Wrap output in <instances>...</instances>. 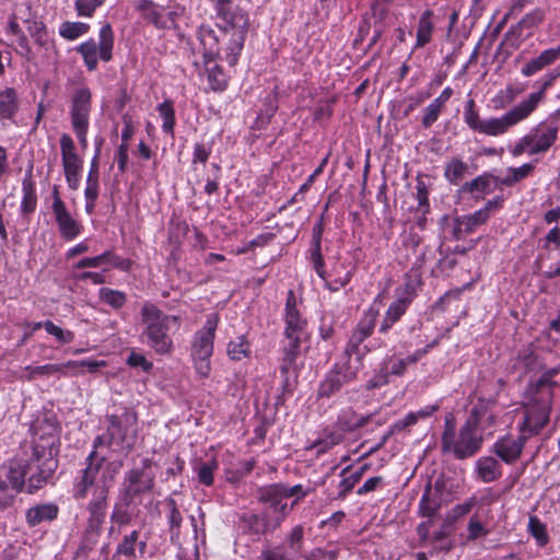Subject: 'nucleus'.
I'll use <instances>...</instances> for the list:
<instances>
[{
  "instance_id": "nucleus-7",
  "label": "nucleus",
  "mask_w": 560,
  "mask_h": 560,
  "mask_svg": "<svg viewBox=\"0 0 560 560\" xmlns=\"http://www.w3.org/2000/svg\"><path fill=\"white\" fill-rule=\"evenodd\" d=\"M542 98L541 92L532 93L526 100L514 106L501 117L483 119L479 133L498 137L511 127L528 117Z\"/></svg>"
},
{
  "instance_id": "nucleus-18",
  "label": "nucleus",
  "mask_w": 560,
  "mask_h": 560,
  "mask_svg": "<svg viewBox=\"0 0 560 560\" xmlns=\"http://www.w3.org/2000/svg\"><path fill=\"white\" fill-rule=\"evenodd\" d=\"M287 341L281 347L280 373L283 393L292 392L291 372L296 371V359L300 354L301 336H284Z\"/></svg>"
},
{
  "instance_id": "nucleus-42",
  "label": "nucleus",
  "mask_w": 560,
  "mask_h": 560,
  "mask_svg": "<svg viewBox=\"0 0 560 560\" xmlns=\"http://www.w3.org/2000/svg\"><path fill=\"white\" fill-rule=\"evenodd\" d=\"M22 192L23 197L20 206L21 211L23 213L34 212L37 206V196L34 184L28 179H24L22 183Z\"/></svg>"
},
{
  "instance_id": "nucleus-56",
  "label": "nucleus",
  "mask_w": 560,
  "mask_h": 560,
  "mask_svg": "<svg viewBox=\"0 0 560 560\" xmlns=\"http://www.w3.org/2000/svg\"><path fill=\"white\" fill-rule=\"evenodd\" d=\"M551 142H518L512 150L514 156L521 155L523 152L528 151L529 154L545 152L549 149Z\"/></svg>"
},
{
  "instance_id": "nucleus-59",
  "label": "nucleus",
  "mask_w": 560,
  "mask_h": 560,
  "mask_svg": "<svg viewBox=\"0 0 560 560\" xmlns=\"http://www.w3.org/2000/svg\"><path fill=\"white\" fill-rule=\"evenodd\" d=\"M464 120L475 131H480L482 119L479 118L478 113L475 110V102L469 100L465 105Z\"/></svg>"
},
{
  "instance_id": "nucleus-17",
  "label": "nucleus",
  "mask_w": 560,
  "mask_h": 560,
  "mask_svg": "<svg viewBox=\"0 0 560 560\" xmlns=\"http://www.w3.org/2000/svg\"><path fill=\"white\" fill-rule=\"evenodd\" d=\"M91 109V91L88 88L79 89L72 98L71 121L75 136L83 140L89 127Z\"/></svg>"
},
{
  "instance_id": "nucleus-35",
  "label": "nucleus",
  "mask_w": 560,
  "mask_h": 560,
  "mask_svg": "<svg viewBox=\"0 0 560 560\" xmlns=\"http://www.w3.org/2000/svg\"><path fill=\"white\" fill-rule=\"evenodd\" d=\"M139 548L140 552L143 553L147 548L145 541H139V532L132 530L130 534L125 535L121 541L117 545L116 555L124 556L126 558H136V550Z\"/></svg>"
},
{
  "instance_id": "nucleus-43",
  "label": "nucleus",
  "mask_w": 560,
  "mask_h": 560,
  "mask_svg": "<svg viewBox=\"0 0 560 560\" xmlns=\"http://www.w3.org/2000/svg\"><path fill=\"white\" fill-rule=\"evenodd\" d=\"M159 116L162 119V128L165 137H172L175 125V112L171 101H165L158 106Z\"/></svg>"
},
{
  "instance_id": "nucleus-57",
  "label": "nucleus",
  "mask_w": 560,
  "mask_h": 560,
  "mask_svg": "<svg viewBox=\"0 0 560 560\" xmlns=\"http://www.w3.org/2000/svg\"><path fill=\"white\" fill-rule=\"evenodd\" d=\"M30 35L34 38L35 43L39 46H47L49 43V34L46 26L38 21L30 22L27 26Z\"/></svg>"
},
{
  "instance_id": "nucleus-55",
  "label": "nucleus",
  "mask_w": 560,
  "mask_h": 560,
  "mask_svg": "<svg viewBox=\"0 0 560 560\" xmlns=\"http://www.w3.org/2000/svg\"><path fill=\"white\" fill-rule=\"evenodd\" d=\"M67 369L66 363L60 364H44L39 366H26L25 371L30 372V378L35 377L36 375H50V374H62L66 375L65 370Z\"/></svg>"
},
{
  "instance_id": "nucleus-23",
  "label": "nucleus",
  "mask_w": 560,
  "mask_h": 560,
  "mask_svg": "<svg viewBox=\"0 0 560 560\" xmlns=\"http://www.w3.org/2000/svg\"><path fill=\"white\" fill-rule=\"evenodd\" d=\"M284 336H301L303 335L307 322L302 317L298 307L296 298L293 291H289L284 308Z\"/></svg>"
},
{
  "instance_id": "nucleus-48",
  "label": "nucleus",
  "mask_w": 560,
  "mask_h": 560,
  "mask_svg": "<svg viewBox=\"0 0 560 560\" xmlns=\"http://www.w3.org/2000/svg\"><path fill=\"white\" fill-rule=\"evenodd\" d=\"M98 178H93L91 176L86 177V185L84 189V198H85V211L89 214L94 212L96 200L98 198Z\"/></svg>"
},
{
  "instance_id": "nucleus-20",
  "label": "nucleus",
  "mask_w": 560,
  "mask_h": 560,
  "mask_svg": "<svg viewBox=\"0 0 560 560\" xmlns=\"http://www.w3.org/2000/svg\"><path fill=\"white\" fill-rule=\"evenodd\" d=\"M62 165L68 186L75 190L80 186L83 158L74 142H61Z\"/></svg>"
},
{
  "instance_id": "nucleus-45",
  "label": "nucleus",
  "mask_w": 560,
  "mask_h": 560,
  "mask_svg": "<svg viewBox=\"0 0 560 560\" xmlns=\"http://www.w3.org/2000/svg\"><path fill=\"white\" fill-rule=\"evenodd\" d=\"M250 354V347L245 336H240L228 345V355L231 360L240 361L248 358Z\"/></svg>"
},
{
  "instance_id": "nucleus-50",
  "label": "nucleus",
  "mask_w": 560,
  "mask_h": 560,
  "mask_svg": "<svg viewBox=\"0 0 560 560\" xmlns=\"http://www.w3.org/2000/svg\"><path fill=\"white\" fill-rule=\"evenodd\" d=\"M165 505L167 508V521L171 533L178 535L183 522V516L177 508L176 501L172 498H167L165 500Z\"/></svg>"
},
{
  "instance_id": "nucleus-44",
  "label": "nucleus",
  "mask_w": 560,
  "mask_h": 560,
  "mask_svg": "<svg viewBox=\"0 0 560 560\" xmlns=\"http://www.w3.org/2000/svg\"><path fill=\"white\" fill-rule=\"evenodd\" d=\"M342 440L343 435L341 433L327 432L323 438L315 441L310 448L315 450L317 455H322L340 444Z\"/></svg>"
},
{
  "instance_id": "nucleus-60",
  "label": "nucleus",
  "mask_w": 560,
  "mask_h": 560,
  "mask_svg": "<svg viewBox=\"0 0 560 560\" xmlns=\"http://www.w3.org/2000/svg\"><path fill=\"white\" fill-rule=\"evenodd\" d=\"M349 467H346L341 471L342 479L340 480L338 485V500H343L347 498V495L353 490V488L357 486L358 481L355 480L357 477H352L351 475L346 476L348 472Z\"/></svg>"
},
{
  "instance_id": "nucleus-1",
  "label": "nucleus",
  "mask_w": 560,
  "mask_h": 560,
  "mask_svg": "<svg viewBox=\"0 0 560 560\" xmlns=\"http://www.w3.org/2000/svg\"><path fill=\"white\" fill-rule=\"evenodd\" d=\"M58 439L56 434L49 433L34 442L28 458L16 459L8 466H2L0 474L8 481L9 489L13 490V495L15 497L25 485L28 493L44 487L58 467Z\"/></svg>"
},
{
  "instance_id": "nucleus-10",
  "label": "nucleus",
  "mask_w": 560,
  "mask_h": 560,
  "mask_svg": "<svg viewBox=\"0 0 560 560\" xmlns=\"http://www.w3.org/2000/svg\"><path fill=\"white\" fill-rule=\"evenodd\" d=\"M523 408L524 417L518 423L520 433L528 439L538 435L550 421L551 396L533 398Z\"/></svg>"
},
{
  "instance_id": "nucleus-14",
  "label": "nucleus",
  "mask_w": 560,
  "mask_h": 560,
  "mask_svg": "<svg viewBox=\"0 0 560 560\" xmlns=\"http://www.w3.org/2000/svg\"><path fill=\"white\" fill-rule=\"evenodd\" d=\"M258 500L265 505L264 512L271 513V517L279 520L280 525H282L290 510L296 503V501H294L291 508H289L287 503L288 492L284 490V485L281 483H273L260 488Z\"/></svg>"
},
{
  "instance_id": "nucleus-58",
  "label": "nucleus",
  "mask_w": 560,
  "mask_h": 560,
  "mask_svg": "<svg viewBox=\"0 0 560 560\" xmlns=\"http://www.w3.org/2000/svg\"><path fill=\"white\" fill-rule=\"evenodd\" d=\"M125 501L122 503H116L110 514V522L118 526H125L131 521V513L128 510Z\"/></svg>"
},
{
  "instance_id": "nucleus-22",
  "label": "nucleus",
  "mask_w": 560,
  "mask_h": 560,
  "mask_svg": "<svg viewBox=\"0 0 560 560\" xmlns=\"http://www.w3.org/2000/svg\"><path fill=\"white\" fill-rule=\"evenodd\" d=\"M528 441L524 434L520 433L518 438H514L512 435H505L499 439L493 444V452L506 464H513L516 462L523 448Z\"/></svg>"
},
{
  "instance_id": "nucleus-39",
  "label": "nucleus",
  "mask_w": 560,
  "mask_h": 560,
  "mask_svg": "<svg viewBox=\"0 0 560 560\" xmlns=\"http://www.w3.org/2000/svg\"><path fill=\"white\" fill-rule=\"evenodd\" d=\"M18 95L14 89L0 90V118L11 119L18 112Z\"/></svg>"
},
{
  "instance_id": "nucleus-13",
  "label": "nucleus",
  "mask_w": 560,
  "mask_h": 560,
  "mask_svg": "<svg viewBox=\"0 0 560 560\" xmlns=\"http://www.w3.org/2000/svg\"><path fill=\"white\" fill-rule=\"evenodd\" d=\"M304 545L303 525L293 526L287 534L282 546L264 548L258 560H302Z\"/></svg>"
},
{
  "instance_id": "nucleus-2",
  "label": "nucleus",
  "mask_w": 560,
  "mask_h": 560,
  "mask_svg": "<svg viewBox=\"0 0 560 560\" xmlns=\"http://www.w3.org/2000/svg\"><path fill=\"white\" fill-rule=\"evenodd\" d=\"M141 320L143 342L158 354H171L174 341L168 331L172 327H180L179 316L164 314L155 304L145 302L141 307Z\"/></svg>"
},
{
  "instance_id": "nucleus-16",
  "label": "nucleus",
  "mask_w": 560,
  "mask_h": 560,
  "mask_svg": "<svg viewBox=\"0 0 560 560\" xmlns=\"http://www.w3.org/2000/svg\"><path fill=\"white\" fill-rule=\"evenodd\" d=\"M52 212L58 225L60 236L66 241H73L81 235L82 224L68 211L66 203L59 196L57 187L52 190Z\"/></svg>"
},
{
  "instance_id": "nucleus-9",
  "label": "nucleus",
  "mask_w": 560,
  "mask_h": 560,
  "mask_svg": "<svg viewBox=\"0 0 560 560\" xmlns=\"http://www.w3.org/2000/svg\"><path fill=\"white\" fill-rule=\"evenodd\" d=\"M223 19L224 40H229V46L225 48V59L230 66H235L244 46L248 30V18L244 12L237 10L225 12Z\"/></svg>"
},
{
  "instance_id": "nucleus-30",
  "label": "nucleus",
  "mask_w": 560,
  "mask_h": 560,
  "mask_svg": "<svg viewBox=\"0 0 560 560\" xmlns=\"http://www.w3.org/2000/svg\"><path fill=\"white\" fill-rule=\"evenodd\" d=\"M500 176H494L491 173L485 172L470 182L462 186V191L475 195L476 198H483L485 195L493 191L492 185L497 186V179Z\"/></svg>"
},
{
  "instance_id": "nucleus-63",
  "label": "nucleus",
  "mask_w": 560,
  "mask_h": 560,
  "mask_svg": "<svg viewBox=\"0 0 560 560\" xmlns=\"http://www.w3.org/2000/svg\"><path fill=\"white\" fill-rule=\"evenodd\" d=\"M542 21V13L540 11H535L533 13L527 14L518 25L513 30V32L520 31L522 33L523 30H527L525 36L530 34L532 28L539 24Z\"/></svg>"
},
{
  "instance_id": "nucleus-5",
  "label": "nucleus",
  "mask_w": 560,
  "mask_h": 560,
  "mask_svg": "<svg viewBox=\"0 0 560 560\" xmlns=\"http://www.w3.org/2000/svg\"><path fill=\"white\" fill-rule=\"evenodd\" d=\"M482 435L472 424L466 420L456 432L454 419L445 418L444 431L442 434L441 445L444 453H451L457 459H465L477 454L482 446Z\"/></svg>"
},
{
  "instance_id": "nucleus-40",
  "label": "nucleus",
  "mask_w": 560,
  "mask_h": 560,
  "mask_svg": "<svg viewBox=\"0 0 560 560\" xmlns=\"http://www.w3.org/2000/svg\"><path fill=\"white\" fill-rule=\"evenodd\" d=\"M371 416H361L352 409L343 410L338 417V425L343 431H354L366 425L370 422Z\"/></svg>"
},
{
  "instance_id": "nucleus-19",
  "label": "nucleus",
  "mask_w": 560,
  "mask_h": 560,
  "mask_svg": "<svg viewBox=\"0 0 560 560\" xmlns=\"http://www.w3.org/2000/svg\"><path fill=\"white\" fill-rule=\"evenodd\" d=\"M501 201L502 200L500 198L488 200L483 208L475 211L474 213L456 218L454 224L456 238H459L460 234H469L479 225L485 224L491 213L501 207Z\"/></svg>"
},
{
  "instance_id": "nucleus-62",
  "label": "nucleus",
  "mask_w": 560,
  "mask_h": 560,
  "mask_svg": "<svg viewBox=\"0 0 560 560\" xmlns=\"http://www.w3.org/2000/svg\"><path fill=\"white\" fill-rule=\"evenodd\" d=\"M439 509V504L430 499V488L425 490L419 502V514L424 517H431Z\"/></svg>"
},
{
  "instance_id": "nucleus-25",
  "label": "nucleus",
  "mask_w": 560,
  "mask_h": 560,
  "mask_svg": "<svg viewBox=\"0 0 560 560\" xmlns=\"http://www.w3.org/2000/svg\"><path fill=\"white\" fill-rule=\"evenodd\" d=\"M354 269V267H349L346 262L337 261L328 272L325 270V278L320 279L329 291L336 292L351 281Z\"/></svg>"
},
{
  "instance_id": "nucleus-46",
  "label": "nucleus",
  "mask_w": 560,
  "mask_h": 560,
  "mask_svg": "<svg viewBox=\"0 0 560 560\" xmlns=\"http://www.w3.org/2000/svg\"><path fill=\"white\" fill-rule=\"evenodd\" d=\"M218 469V463L215 459H211L205 463H200L195 467L198 481L207 487L213 485V474Z\"/></svg>"
},
{
  "instance_id": "nucleus-27",
  "label": "nucleus",
  "mask_w": 560,
  "mask_h": 560,
  "mask_svg": "<svg viewBox=\"0 0 560 560\" xmlns=\"http://www.w3.org/2000/svg\"><path fill=\"white\" fill-rule=\"evenodd\" d=\"M108 509V495L105 488H97L86 505V522L104 525Z\"/></svg>"
},
{
  "instance_id": "nucleus-15",
  "label": "nucleus",
  "mask_w": 560,
  "mask_h": 560,
  "mask_svg": "<svg viewBox=\"0 0 560 560\" xmlns=\"http://www.w3.org/2000/svg\"><path fill=\"white\" fill-rule=\"evenodd\" d=\"M467 420L477 431L491 434L492 429L495 428L499 422L497 400L493 398H479L472 406Z\"/></svg>"
},
{
  "instance_id": "nucleus-33",
  "label": "nucleus",
  "mask_w": 560,
  "mask_h": 560,
  "mask_svg": "<svg viewBox=\"0 0 560 560\" xmlns=\"http://www.w3.org/2000/svg\"><path fill=\"white\" fill-rule=\"evenodd\" d=\"M558 59H560V46L541 51L538 57L528 61L521 72L524 77H530Z\"/></svg>"
},
{
  "instance_id": "nucleus-12",
  "label": "nucleus",
  "mask_w": 560,
  "mask_h": 560,
  "mask_svg": "<svg viewBox=\"0 0 560 560\" xmlns=\"http://www.w3.org/2000/svg\"><path fill=\"white\" fill-rule=\"evenodd\" d=\"M114 47V32L109 24L101 27L98 34V43L94 39L82 43L78 50L82 55L85 66L89 70H95L101 60L107 62L112 59V51Z\"/></svg>"
},
{
  "instance_id": "nucleus-3",
  "label": "nucleus",
  "mask_w": 560,
  "mask_h": 560,
  "mask_svg": "<svg viewBox=\"0 0 560 560\" xmlns=\"http://www.w3.org/2000/svg\"><path fill=\"white\" fill-rule=\"evenodd\" d=\"M96 450L93 447L85 459V468L80 470L75 478L72 489L75 500L85 499L89 492L93 495L97 488H105L106 495H108L113 480L118 472L119 466L115 463H107L105 457L97 458Z\"/></svg>"
},
{
  "instance_id": "nucleus-51",
  "label": "nucleus",
  "mask_w": 560,
  "mask_h": 560,
  "mask_svg": "<svg viewBox=\"0 0 560 560\" xmlns=\"http://www.w3.org/2000/svg\"><path fill=\"white\" fill-rule=\"evenodd\" d=\"M467 164L459 160H452L445 167V177L452 184H458L467 172Z\"/></svg>"
},
{
  "instance_id": "nucleus-53",
  "label": "nucleus",
  "mask_w": 560,
  "mask_h": 560,
  "mask_svg": "<svg viewBox=\"0 0 560 560\" xmlns=\"http://www.w3.org/2000/svg\"><path fill=\"white\" fill-rule=\"evenodd\" d=\"M528 530L536 539L538 546L544 547L547 545L549 537L545 524H542L537 516H530L528 521Z\"/></svg>"
},
{
  "instance_id": "nucleus-54",
  "label": "nucleus",
  "mask_w": 560,
  "mask_h": 560,
  "mask_svg": "<svg viewBox=\"0 0 560 560\" xmlns=\"http://www.w3.org/2000/svg\"><path fill=\"white\" fill-rule=\"evenodd\" d=\"M43 327L45 328L48 335L54 336L60 343H70L74 339L73 331L62 329L61 327L54 324L51 320H45L43 323Z\"/></svg>"
},
{
  "instance_id": "nucleus-26",
  "label": "nucleus",
  "mask_w": 560,
  "mask_h": 560,
  "mask_svg": "<svg viewBox=\"0 0 560 560\" xmlns=\"http://www.w3.org/2000/svg\"><path fill=\"white\" fill-rule=\"evenodd\" d=\"M242 520L246 526V530L254 535H266L268 533H273L281 526L279 524V520H273L271 517V513L264 511L260 513L246 515Z\"/></svg>"
},
{
  "instance_id": "nucleus-41",
  "label": "nucleus",
  "mask_w": 560,
  "mask_h": 560,
  "mask_svg": "<svg viewBox=\"0 0 560 560\" xmlns=\"http://www.w3.org/2000/svg\"><path fill=\"white\" fill-rule=\"evenodd\" d=\"M407 308L408 306L405 305V302L397 300L392 302L380 326V332L386 334L392 328V326L401 318V316L406 313Z\"/></svg>"
},
{
  "instance_id": "nucleus-47",
  "label": "nucleus",
  "mask_w": 560,
  "mask_h": 560,
  "mask_svg": "<svg viewBox=\"0 0 560 560\" xmlns=\"http://www.w3.org/2000/svg\"><path fill=\"white\" fill-rule=\"evenodd\" d=\"M101 301L117 310L125 305L127 296L122 291L110 288H101L98 291Z\"/></svg>"
},
{
  "instance_id": "nucleus-4",
  "label": "nucleus",
  "mask_w": 560,
  "mask_h": 560,
  "mask_svg": "<svg viewBox=\"0 0 560 560\" xmlns=\"http://www.w3.org/2000/svg\"><path fill=\"white\" fill-rule=\"evenodd\" d=\"M106 433L95 438L94 448L105 445L114 450H131L138 436V416L132 408L106 417Z\"/></svg>"
},
{
  "instance_id": "nucleus-24",
  "label": "nucleus",
  "mask_w": 560,
  "mask_h": 560,
  "mask_svg": "<svg viewBox=\"0 0 560 560\" xmlns=\"http://www.w3.org/2000/svg\"><path fill=\"white\" fill-rule=\"evenodd\" d=\"M138 9L144 19L154 24L159 28H173L176 25V12L164 13V9L152 1L142 0Z\"/></svg>"
},
{
  "instance_id": "nucleus-37",
  "label": "nucleus",
  "mask_w": 560,
  "mask_h": 560,
  "mask_svg": "<svg viewBox=\"0 0 560 560\" xmlns=\"http://www.w3.org/2000/svg\"><path fill=\"white\" fill-rule=\"evenodd\" d=\"M535 163H536V161L525 163L518 167L506 168L505 176L497 179V186L498 187H511L514 184L521 182L522 179L526 178L534 171Z\"/></svg>"
},
{
  "instance_id": "nucleus-21",
  "label": "nucleus",
  "mask_w": 560,
  "mask_h": 560,
  "mask_svg": "<svg viewBox=\"0 0 560 560\" xmlns=\"http://www.w3.org/2000/svg\"><path fill=\"white\" fill-rule=\"evenodd\" d=\"M377 316L378 312L372 307L363 314L347 342L345 349L346 357L359 354L361 343L374 331Z\"/></svg>"
},
{
  "instance_id": "nucleus-34",
  "label": "nucleus",
  "mask_w": 560,
  "mask_h": 560,
  "mask_svg": "<svg viewBox=\"0 0 560 560\" xmlns=\"http://www.w3.org/2000/svg\"><path fill=\"white\" fill-rule=\"evenodd\" d=\"M103 525L90 523L85 521L84 527L81 533L78 553H86L94 549L102 535Z\"/></svg>"
},
{
  "instance_id": "nucleus-6",
  "label": "nucleus",
  "mask_w": 560,
  "mask_h": 560,
  "mask_svg": "<svg viewBox=\"0 0 560 560\" xmlns=\"http://www.w3.org/2000/svg\"><path fill=\"white\" fill-rule=\"evenodd\" d=\"M219 323L218 313L208 314L203 326L191 338L190 358L195 372L200 378H207L211 373V357Z\"/></svg>"
},
{
  "instance_id": "nucleus-52",
  "label": "nucleus",
  "mask_w": 560,
  "mask_h": 560,
  "mask_svg": "<svg viewBox=\"0 0 560 560\" xmlns=\"http://www.w3.org/2000/svg\"><path fill=\"white\" fill-rule=\"evenodd\" d=\"M208 81L213 91H224L229 83V77L221 67L213 66L208 69Z\"/></svg>"
},
{
  "instance_id": "nucleus-64",
  "label": "nucleus",
  "mask_w": 560,
  "mask_h": 560,
  "mask_svg": "<svg viewBox=\"0 0 560 560\" xmlns=\"http://www.w3.org/2000/svg\"><path fill=\"white\" fill-rule=\"evenodd\" d=\"M338 550H326L323 548H314L305 553L302 559L304 560H337Z\"/></svg>"
},
{
  "instance_id": "nucleus-8",
  "label": "nucleus",
  "mask_w": 560,
  "mask_h": 560,
  "mask_svg": "<svg viewBox=\"0 0 560 560\" xmlns=\"http://www.w3.org/2000/svg\"><path fill=\"white\" fill-rule=\"evenodd\" d=\"M153 466L152 458L144 457L141 459L140 467H133L125 474L121 500L130 505L136 498L152 491L155 483V474L151 470Z\"/></svg>"
},
{
  "instance_id": "nucleus-28",
  "label": "nucleus",
  "mask_w": 560,
  "mask_h": 560,
  "mask_svg": "<svg viewBox=\"0 0 560 560\" xmlns=\"http://www.w3.org/2000/svg\"><path fill=\"white\" fill-rule=\"evenodd\" d=\"M474 472L477 480L489 483L501 478L502 466L494 457L482 456L475 463Z\"/></svg>"
},
{
  "instance_id": "nucleus-29",
  "label": "nucleus",
  "mask_w": 560,
  "mask_h": 560,
  "mask_svg": "<svg viewBox=\"0 0 560 560\" xmlns=\"http://www.w3.org/2000/svg\"><path fill=\"white\" fill-rule=\"evenodd\" d=\"M452 95L453 90L447 86L424 108L421 118V124L423 127L429 128L439 119Z\"/></svg>"
},
{
  "instance_id": "nucleus-38",
  "label": "nucleus",
  "mask_w": 560,
  "mask_h": 560,
  "mask_svg": "<svg viewBox=\"0 0 560 560\" xmlns=\"http://www.w3.org/2000/svg\"><path fill=\"white\" fill-rule=\"evenodd\" d=\"M322 228L318 225L314 228L313 231V241L311 248V261L313 264V268L316 271L319 278H325V261L322 255Z\"/></svg>"
},
{
  "instance_id": "nucleus-31",
  "label": "nucleus",
  "mask_w": 560,
  "mask_h": 560,
  "mask_svg": "<svg viewBox=\"0 0 560 560\" xmlns=\"http://www.w3.org/2000/svg\"><path fill=\"white\" fill-rule=\"evenodd\" d=\"M198 38L202 46L205 63L214 61L220 55L219 39L214 31L208 26H201L198 31Z\"/></svg>"
},
{
  "instance_id": "nucleus-36",
  "label": "nucleus",
  "mask_w": 560,
  "mask_h": 560,
  "mask_svg": "<svg viewBox=\"0 0 560 560\" xmlns=\"http://www.w3.org/2000/svg\"><path fill=\"white\" fill-rule=\"evenodd\" d=\"M58 511V506L54 503L36 505L26 512V521L31 526H35L42 522L55 520Z\"/></svg>"
},
{
  "instance_id": "nucleus-49",
  "label": "nucleus",
  "mask_w": 560,
  "mask_h": 560,
  "mask_svg": "<svg viewBox=\"0 0 560 560\" xmlns=\"http://www.w3.org/2000/svg\"><path fill=\"white\" fill-rule=\"evenodd\" d=\"M89 31V25L82 22H63L60 25L59 34L66 39L74 40Z\"/></svg>"
},
{
  "instance_id": "nucleus-32",
  "label": "nucleus",
  "mask_w": 560,
  "mask_h": 560,
  "mask_svg": "<svg viewBox=\"0 0 560 560\" xmlns=\"http://www.w3.org/2000/svg\"><path fill=\"white\" fill-rule=\"evenodd\" d=\"M435 28V21L433 13L430 10L424 11L416 26V44L413 49L424 47L432 39L433 32Z\"/></svg>"
},
{
  "instance_id": "nucleus-11",
  "label": "nucleus",
  "mask_w": 560,
  "mask_h": 560,
  "mask_svg": "<svg viewBox=\"0 0 560 560\" xmlns=\"http://www.w3.org/2000/svg\"><path fill=\"white\" fill-rule=\"evenodd\" d=\"M351 357L337 361L325 374L317 388L318 398H330L358 377V369L351 365Z\"/></svg>"
},
{
  "instance_id": "nucleus-61",
  "label": "nucleus",
  "mask_w": 560,
  "mask_h": 560,
  "mask_svg": "<svg viewBox=\"0 0 560 560\" xmlns=\"http://www.w3.org/2000/svg\"><path fill=\"white\" fill-rule=\"evenodd\" d=\"M418 284L419 281H406L401 288L397 289L396 300L405 302V305L409 306L416 296Z\"/></svg>"
}]
</instances>
